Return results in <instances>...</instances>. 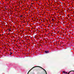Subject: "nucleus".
I'll return each mask as SVG.
<instances>
[{"mask_svg": "<svg viewBox=\"0 0 74 74\" xmlns=\"http://www.w3.org/2000/svg\"><path fill=\"white\" fill-rule=\"evenodd\" d=\"M10 51H11V50H10Z\"/></svg>", "mask_w": 74, "mask_h": 74, "instance_id": "obj_12", "label": "nucleus"}, {"mask_svg": "<svg viewBox=\"0 0 74 74\" xmlns=\"http://www.w3.org/2000/svg\"><path fill=\"white\" fill-rule=\"evenodd\" d=\"M10 31H11V29H8V31L10 32Z\"/></svg>", "mask_w": 74, "mask_h": 74, "instance_id": "obj_4", "label": "nucleus"}, {"mask_svg": "<svg viewBox=\"0 0 74 74\" xmlns=\"http://www.w3.org/2000/svg\"><path fill=\"white\" fill-rule=\"evenodd\" d=\"M45 71V72L46 73V74H47V71Z\"/></svg>", "mask_w": 74, "mask_h": 74, "instance_id": "obj_6", "label": "nucleus"}, {"mask_svg": "<svg viewBox=\"0 0 74 74\" xmlns=\"http://www.w3.org/2000/svg\"><path fill=\"white\" fill-rule=\"evenodd\" d=\"M54 20V19H52V21H53Z\"/></svg>", "mask_w": 74, "mask_h": 74, "instance_id": "obj_9", "label": "nucleus"}, {"mask_svg": "<svg viewBox=\"0 0 74 74\" xmlns=\"http://www.w3.org/2000/svg\"><path fill=\"white\" fill-rule=\"evenodd\" d=\"M63 73H66V74H67V73L66 72H65L64 71H63Z\"/></svg>", "mask_w": 74, "mask_h": 74, "instance_id": "obj_3", "label": "nucleus"}, {"mask_svg": "<svg viewBox=\"0 0 74 74\" xmlns=\"http://www.w3.org/2000/svg\"><path fill=\"white\" fill-rule=\"evenodd\" d=\"M12 53L11 52H10V55H11Z\"/></svg>", "mask_w": 74, "mask_h": 74, "instance_id": "obj_5", "label": "nucleus"}, {"mask_svg": "<svg viewBox=\"0 0 74 74\" xmlns=\"http://www.w3.org/2000/svg\"><path fill=\"white\" fill-rule=\"evenodd\" d=\"M45 53H49V51H45Z\"/></svg>", "mask_w": 74, "mask_h": 74, "instance_id": "obj_2", "label": "nucleus"}, {"mask_svg": "<svg viewBox=\"0 0 74 74\" xmlns=\"http://www.w3.org/2000/svg\"><path fill=\"white\" fill-rule=\"evenodd\" d=\"M30 71H29V72H28V73H27V74H28V73H29V72Z\"/></svg>", "mask_w": 74, "mask_h": 74, "instance_id": "obj_10", "label": "nucleus"}, {"mask_svg": "<svg viewBox=\"0 0 74 74\" xmlns=\"http://www.w3.org/2000/svg\"><path fill=\"white\" fill-rule=\"evenodd\" d=\"M40 67V68H41V69H42L43 70H44V71H45V70L43 69V68H42V67L40 66H34V67H33V68H32L29 71H31V70H32V69H34V68H35V67Z\"/></svg>", "mask_w": 74, "mask_h": 74, "instance_id": "obj_1", "label": "nucleus"}, {"mask_svg": "<svg viewBox=\"0 0 74 74\" xmlns=\"http://www.w3.org/2000/svg\"><path fill=\"white\" fill-rule=\"evenodd\" d=\"M70 71L69 72V73L67 74H70Z\"/></svg>", "mask_w": 74, "mask_h": 74, "instance_id": "obj_7", "label": "nucleus"}, {"mask_svg": "<svg viewBox=\"0 0 74 74\" xmlns=\"http://www.w3.org/2000/svg\"><path fill=\"white\" fill-rule=\"evenodd\" d=\"M6 8H5V9H6Z\"/></svg>", "mask_w": 74, "mask_h": 74, "instance_id": "obj_11", "label": "nucleus"}, {"mask_svg": "<svg viewBox=\"0 0 74 74\" xmlns=\"http://www.w3.org/2000/svg\"><path fill=\"white\" fill-rule=\"evenodd\" d=\"M22 16H23L22 15L21 16V17H22Z\"/></svg>", "mask_w": 74, "mask_h": 74, "instance_id": "obj_8", "label": "nucleus"}]
</instances>
